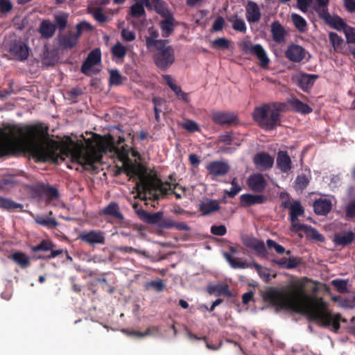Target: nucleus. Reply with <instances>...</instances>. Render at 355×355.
<instances>
[{
    "label": "nucleus",
    "mask_w": 355,
    "mask_h": 355,
    "mask_svg": "<svg viewBox=\"0 0 355 355\" xmlns=\"http://www.w3.org/2000/svg\"><path fill=\"white\" fill-rule=\"evenodd\" d=\"M230 44V41L225 37H218L211 42V46L217 49H227Z\"/></svg>",
    "instance_id": "51"
},
{
    "label": "nucleus",
    "mask_w": 355,
    "mask_h": 355,
    "mask_svg": "<svg viewBox=\"0 0 355 355\" xmlns=\"http://www.w3.org/2000/svg\"><path fill=\"white\" fill-rule=\"evenodd\" d=\"M55 245L49 239H43L37 245L31 246V252L35 253V257L40 260H49L61 254L62 250H54Z\"/></svg>",
    "instance_id": "8"
},
{
    "label": "nucleus",
    "mask_w": 355,
    "mask_h": 355,
    "mask_svg": "<svg viewBox=\"0 0 355 355\" xmlns=\"http://www.w3.org/2000/svg\"><path fill=\"white\" fill-rule=\"evenodd\" d=\"M155 3H157L156 12L164 18L159 22L162 35L164 37H168L174 31L175 19L173 13L168 10L165 1L155 0Z\"/></svg>",
    "instance_id": "6"
},
{
    "label": "nucleus",
    "mask_w": 355,
    "mask_h": 355,
    "mask_svg": "<svg viewBox=\"0 0 355 355\" xmlns=\"http://www.w3.org/2000/svg\"><path fill=\"white\" fill-rule=\"evenodd\" d=\"M327 24L337 31H344L347 26L343 19L338 15L332 16Z\"/></svg>",
    "instance_id": "46"
},
{
    "label": "nucleus",
    "mask_w": 355,
    "mask_h": 355,
    "mask_svg": "<svg viewBox=\"0 0 355 355\" xmlns=\"http://www.w3.org/2000/svg\"><path fill=\"white\" fill-rule=\"evenodd\" d=\"M291 19L294 26L300 32L303 33L306 31L307 23L302 16L296 13H293L291 15Z\"/></svg>",
    "instance_id": "45"
},
{
    "label": "nucleus",
    "mask_w": 355,
    "mask_h": 355,
    "mask_svg": "<svg viewBox=\"0 0 355 355\" xmlns=\"http://www.w3.org/2000/svg\"><path fill=\"white\" fill-rule=\"evenodd\" d=\"M313 209L316 214L320 216L327 215L331 209V202L327 199L316 200L313 202Z\"/></svg>",
    "instance_id": "31"
},
{
    "label": "nucleus",
    "mask_w": 355,
    "mask_h": 355,
    "mask_svg": "<svg viewBox=\"0 0 355 355\" xmlns=\"http://www.w3.org/2000/svg\"><path fill=\"white\" fill-rule=\"evenodd\" d=\"M0 208L7 211H12L16 209H23L22 204L17 203L10 198L0 196Z\"/></svg>",
    "instance_id": "37"
},
{
    "label": "nucleus",
    "mask_w": 355,
    "mask_h": 355,
    "mask_svg": "<svg viewBox=\"0 0 355 355\" xmlns=\"http://www.w3.org/2000/svg\"><path fill=\"white\" fill-rule=\"evenodd\" d=\"M223 257L226 259V261L229 263V264L230 265V266L232 268H234V269H237V268L244 269V268H252V262L248 263L245 261H242L241 259L234 257L227 252H224Z\"/></svg>",
    "instance_id": "34"
},
{
    "label": "nucleus",
    "mask_w": 355,
    "mask_h": 355,
    "mask_svg": "<svg viewBox=\"0 0 355 355\" xmlns=\"http://www.w3.org/2000/svg\"><path fill=\"white\" fill-rule=\"evenodd\" d=\"M79 36L71 31L58 36V44L61 49H71L77 44Z\"/></svg>",
    "instance_id": "18"
},
{
    "label": "nucleus",
    "mask_w": 355,
    "mask_h": 355,
    "mask_svg": "<svg viewBox=\"0 0 355 355\" xmlns=\"http://www.w3.org/2000/svg\"><path fill=\"white\" fill-rule=\"evenodd\" d=\"M304 209L299 201H295L290 206V221L298 220V217L302 216Z\"/></svg>",
    "instance_id": "38"
},
{
    "label": "nucleus",
    "mask_w": 355,
    "mask_h": 355,
    "mask_svg": "<svg viewBox=\"0 0 355 355\" xmlns=\"http://www.w3.org/2000/svg\"><path fill=\"white\" fill-rule=\"evenodd\" d=\"M148 35L146 36V46L149 51H153L155 48L160 46L164 43H168V40H159V31L154 27L151 26L148 28Z\"/></svg>",
    "instance_id": "17"
},
{
    "label": "nucleus",
    "mask_w": 355,
    "mask_h": 355,
    "mask_svg": "<svg viewBox=\"0 0 355 355\" xmlns=\"http://www.w3.org/2000/svg\"><path fill=\"white\" fill-rule=\"evenodd\" d=\"M263 299L278 310H292L322 327H331L334 332L340 329L341 321L347 322L340 313L332 314L322 297L308 294L302 282L282 288L270 287L263 293Z\"/></svg>",
    "instance_id": "1"
},
{
    "label": "nucleus",
    "mask_w": 355,
    "mask_h": 355,
    "mask_svg": "<svg viewBox=\"0 0 355 355\" xmlns=\"http://www.w3.org/2000/svg\"><path fill=\"white\" fill-rule=\"evenodd\" d=\"M37 224L47 227L48 229H53L58 225V222L55 218H44L40 216H37L35 218Z\"/></svg>",
    "instance_id": "42"
},
{
    "label": "nucleus",
    "mask_w": 355,
    "mask_h": 355,
    "mask_svg": "<svg viewBox=\"0 0 355 355\" xmlns=\"http://www.w3.org/2000/svg\"><path fill=\"white\" fill-rule=\"evenodd\" d=\"M220 206L216 200H207L199 205V211L202 216H208L219 211Z\"/></svg>",
    "instance_id": "29"
},
{
    "label": "nucleus",
    "mask_w": 355,
    "mask_h": 355,
    "mask_svg": "<svg viewBox=\"0 0 355 355\" xmlns=\"http://www.w3.org/2000/svg\"><path fill=\"white\" fill-rule=\"evenodd\" d=\"M206 169L212 177H221L225 175L230 170L229 164L224 161H211L207 166Z\"/></svg>",
    "instance_id": "13"
},
{
    "label": "nucleus",
    "mask_w": 355,
    "mask_h": 355,
    "mask_svg": "<svg viewBox=\"0 0 355 355\" xmlns=\"http://www.w3.org/2000/svg\"><path fill=\"white\" fill-rule=\"evenodd\" d=\"M247 184L252 191L261 193L267 186V181L261 173H253L248 178Z\"/></svg>",
    "instance_id": "15"
},
{
    "label": "nucleus",
    "mask_w": 355,
    "mask_h": 355,
    "mask_svg": "<svg viewBox=\"0 0 355 355\" xmlns=\"http://www.w3.org/2000/svg\"><path fill=\"white\" fill-rule=\"evenodd\" d=\"M175 221L171 218H161L159 227L162 229H170L174 227Z\"/></svg>",
    "instance_id": "63"
},
{
    "label": "nucleus",
    "mask_w": 355,
    "mask_h": 355,
    "mask_svg": "<svg viewBox=\"0 0 355 355\" xmlns=\"http://www.w3.org/2000/svg\"><path fill=\"white\" fill-rule=\"evenodd\" d=\"M55 26L60 31H63L67 26L68 15L62 14L55 16Z\"/></svg>",
    "instance_id": "50"
},
{
    "label": "nucleus",
    "mask_w": 355,
    "mask_h": 355,
    "mask_svg": "<svg viewBox=\"0 0 355 355\" xmlns=\"http://www.w3.org/2000/svg\"><path fill=\"white\" fill-rule=\"evenodd\" d=\"M48 132V126L42 123L24 126L9 125L6 130L0 129V157L19 150L40 162H57L60 146L47 137Z\"/></svg>",
    "instance_id": "2"
},
{
    "label": "nucleus",
    "mask_w": 355,
    "mask_h": 355,
    "mask_svg": "<svg viewBox=\"0 0 355 355\" xmlns=\"http://www.w3.org/2000/svg\"><path fill=\"white\" fill-rule=\"evenodd\" d=\"M100 214L111 216L119 220L123 219V214L120 212L119 205L115 202H111L100 211Z\"/></svg>",
    "instance_id": "35"
},
{
    "label": "nucleus",
    "mask_w": 355,
    "mask_h": 355,
    "mask_svg": "<svg viewBox=\"0 0 355 355\" xmlns=\"http://www.w3.org/2000/svg\"><path fill=\"white\" fill-rule=\"evenodd\" d=\"M309 225L299 223L297 220H294L291 222L290 230L293 232L297 234L300 237H302V235L300 234L301 232H303L306 234V230Z\"/></svg>",
    "instance_id": "49"
},
{
    "label": "nucleus",
    "mask_w": 355,
    "mask_h": 355,
    "mask_svg": "<svg viewBox=\"0 0 355 355\" xmlns=\"http://www.w3.org/2000/svg\"><path fill=\"white\" fill-rule=\"evenodd\" d=\"M253 162L258 169L260 171H266L272 167L274 158L267 153L261 152L254 156Z\"/></svg>",
    "instance_id": "16"
},
{
    "label": "nucleus",
    "mask_w": 355,
    "mask_h": 355,
    "mask_svg": "<svg viewBox=\"0 0 355 355\" xmlns=\"http://www.w3.org/2000/svg\"><path fill=\"white\" fill-rule=\"evenodd\" d=\"M187 188L178 183L173 184L162 182L160 179L149 180L142 184V191H139L138 196L143 200L158 201L166 195L172 193L178 200L185 196Z\"/></svg>",
    "instance_id": "3"
},
{
    "label": "nucleus",
    "mask_w": 355,
    "mask_h": 355,
    "mask_svg": "<svg viewBox=\"0 0 355 355\" xmlns=\"http://www.w3.org/2000/svg\"><path fill=\"white\" fill-rule=\"evenodd\" d=\"M112 58L123 60L127 54V49L121 42H117L111 48Z\"/></svg>",
    "instance_id": "40"
},
{
    "label": "nucleus",
    "mask_w": 355,
    "mask_h": 355,
    "mask_svg": "<svg viewBox=\"0 0 355 355\" xmlns=\"http://www.w3.org/2000/svg\"><path fill=\"white\" fill-rule=\"evenodd\" d=\"M101 54L98 49L92 50L81 66V71L87 74L91 68L101 62Z\"/></svg>",
    "instance_id": "23"
},
{
    "label": "nucleus",
    "mask_w": 355,
    "mask_h": 355,
    "mask_svg": "<svg viewBox=\"0 0 355 355\" xmlns=\"http://www.w3.org/2000/svg\"><path fill=\"white\" fill-rule=\"evenodd\" d=\"M309 179L305 175H298L295 180V187L299 190H304L309 184Z\"/></svg>",
    "instance_id": "53"
},
{
    "label": "nucleus",
    "mask_w": 355,
    "mask_h": 355,
    "mask_svg": "<svg viewBox=\"0 0 355 355\" xmlns=\"http://www.w3.org/2000/svg\"><path fill=\"white\" fill-rule=\"evenodd\" d=\"M319 78L316 74H309L301 72L297 76V85L304 92H308L313 85L315 81Z\"/></svg>",
    "instance_id": "21"
},
{
    "label": "nucleus",
    "mask_w": 355,
    "mask_h": 355,
    "mask_svg": "<svg viewBox=\"0 0 355 355\" xmlns=\"http://www.w3.org/2000/svg\"><path fill=\"white\" fill-rule=\"evenodd\" d=\"M56 26L49 19L43 20L39 27V33L42 37L49 39L52 37L55 32Z\"/></svg>",
    "instance_id": "30"
},
{
    "label": "nucleus",
    "mask_w": 355,
    "mask_h": 355,
    "mask_svg": "<svg viewBox=\"0 0 355 355\" xmlns=\"http://www.w3.org/2000/svg\"><path fill=\"white\" fill-rule=\"evenodd\" d=\"M346 216L349 218H355V199L350 200L345 207Z\"/></svg>",
    "instance_id": "59"
},
{
    "label": "nucleus",
    "mask_w": 355,
    "mask_h": 355,
    "mask_svg": "<svg viewBox=\"0 0 355 355\" xmlns=\"http://www.w3.org/2000/svg\"><path fill=\"white\" fill-rule=\"evenodd\" d=\"M13 8V5L10 0H0V14L6 16Z\"/></svg>",
    "instance_id": "54"
},
{
    "label": "nucleus",
    "mask_w": 355,
    "mask_h": 355,
    "mask_svg": "<svg viewBox=\"0 0 355 355\" xmlns=\"http://www.w3.org/2000/svg\"><path fill=\"white\" fill-rule=\"evenodd\" d=\"M244 245L249 248L254 250L257 254L266 256L268 254L264 243L256 238H248L243 241Z\"/></svg>",
    "instance_id": "28"
},
{
    "label": "nucleus",
    "mask_w": 355,
    "mask_h": 355,
    "mask_svg": "<svg viewBox=\"0 0 355 355\" xmlns=\"http://www.w3.org/2000/svg\"><path fill=\"white\" fill-rule=\"evenodd\" d=\"M266 244L268 248H274L277 254H282L286 252L285 248L282 245L277 243L272 239H268L266 241Z\"/></svg>",
    "instance_id": "57"
},
{
    "label": "nucleus",
    "mask_w": 355,
    "mask_h": 355,
    "mask_svg": "<svg viewBox=\"0 0 355 355\" xmlns=\"http://www.w3.org/2000/svg\"><path fill=\"white\" fill-rule=\"evenodd\" d=\"M271 34L272 40L277 44H282L285 42L286 31L279 21H275L271 24Z\"/></svg>",
    "instance_id": "26"
},
{
    "label": "nucleus",
    "mask_w": 355,
    "mask_h": 355,
    "mask_svg": "<svg viewBox=\"0 0 355 355\" xmlns=\"http://www.w3.org/2000/svg\"><path fill=\"white\" fill-rule=\"evenodd\" d=\"M11 259L21 268H26L30 266L28 257L22 252H16L12 254Z\"/></svg>",
    "instance_id": "39"
},
{
    "label": "nucleus",
    "mask_w": 355,
    "mask_h": 355,
    "mask_svg": "<svg viewBox=\"0 0 355 355\" xmlns=\"http://www.w3.org/2000/svg\"><path fill=\"white\" fill-rule=\"evenodd\" d=\"M293 110L302 114H307L312 112L313 109L306 103H304L297 98H293L288 101Z\"/></svg>",
    "instance_id": "36"
},
{
    "label": "nucleus",
    "mask_w": 355,
    "mask_h": 355,
    "mask_svg": "<svg viewBox=\"0 0 355 355\" xmlns=\"http://www.w3.org/2000/svg\"><path fill=\"white\" fill-rule=\"evenodd\" d=\"M182 127L183 128L191 132H195L200 130L198 124L192 120L186 121L182 124Z\"/></svg>",
    "instance_id": "58"
},
{
    "label": "nucleus",
    "mask_w": 355,
    "mask_h": 355,
    "mask_svg": "<svg viewBox=\"0 0 355 355\" xmlns=\"http://www.w3.org/2000/svg\"><path fill=\"white\" fill-rule=\"evenodd\" d=\"M248 51L250 54L255 55L260 61V66L262 68H266L268 66L270 60L266 54L265 49L261 44H257L251 45L248 48Z\"/></svg>",
    "instance_id": "25"
},
{
    "label": "nucleus",
    "mask_w": 355,
    "mask_h": 355,
    "mask_svg": "<svg viewBox=\"0 0 355 355\" xmlns=\"http://www.w3.org/2000/svg\"><path fill=\"white\" fill-rule=\"evenodd\" d=\"M211 233L216 236H224L227 233V228L225 225H212L211 227Z\"/></svg>",
    "instance_id": "61"
},
{
    "label": "nucleus",
    "mask_w": 355,
    "mask_h": 355,
    "mask_svg": "<svg viewBox=\"0 0 355 355\" xmlns=\"http://www.w3.org/2000/svg\"><path fill=\"white\" fill-rule=\"evenodd\" d=\"M135 211L139 218L143 222L152 225H157L159 227L161 218L163 216L162 211H157L156 213L151 214L142 209H138Z\"/></svg>",
    "instance_id": "24"
},
{
    "label": "nucleus",
    "mask_w": 355,
    "mask_h": 355,
    "mask_svg": "<svg viewBox=\"0 0 355 355\" xmlns=\"http://www.w3.org/2000/svg\"><path fill=\"white\" fill-rule=\"evenodd\" d=\"M329 41L336 51H340L343 49L344 40L342 37L339 36L337 33H329Z\"/></svg>",
    "instance_id": "47"
},
{
    "label": "nucleus",
    "mask_w": 355,
    "mask_h": 355,
    "mask_svg": "<svg viewBox=\"0 0 355 355\" xmlns=\"http://www.w3.org/2000/svg\"><path fill=\"white\" fill-rule=\"evenodd\" d=\"M245 16L249 23H257L261 19V10L258 4L254 1H249L245 6Z\"/></svg>",
    "instance_id": "22"
},
{
    "label": "nucleus",
    "mask_w": 355,
    "mask_h": 355,
    "mask_svg": "<svg viewBox=\"0 0 355 355\" xmlns=\"http://www.w3.org/2000/svg\"><path fill=\"white\" fill-rule=\"evenodd\" d=\"M153 60L156 67L162 71H166L175 62V51L172 46L164 43L154 49Z\"/></svg>",
    "instance_id": "7"
},
{
    "label": "nucleus",
    "mask_w": 355,
    "mask_h": 355,
    "mask_svg": "<svg viewBox=\"0 0 355 355\" xmlns=\"http://www.w3.org/2000/svg\"><path fill=\"white\" fill-rule=\"evenodd\" d=\"M267 200L268 198L262 194L245 193L240 196L241 205L244 207L263 204Z\"/></svg>",
    "instance_id": "20"
},
{
    "label": "nucleus",
    "mask_w": 355,
    "mask_h": 355,
    "mask_svg": "<svg viewBox=\"0 0 355 355\" xmlns=\"http://www.w3.org/2000/svg\"><path fill=\"white\" fill-rule=\"evenodd\" d=\"M9 51L15 59L20 61L26 60L29 55L28 46L25 42L19 40H15L10 42Z\"/></svg>",
    "instance_id": "10"
},
{
    "label": "nucleus",
    "mask_w": 355,
    "mask_h": 355,
    "mask_svg": "<svg viewBox=\"0 0 355 355\" xmlns=\"http://www.w3.org/2000/svg\"><path fill=\"white\" fill-rule=\"evenodd\" d=\"M276 166L282 173H288L293 167L291 159L287 151L279 150L277 154Z\"/></svg>",
    "instance_id": "19"
},
{
    "label": "nucleus",
    "mask_w": 355,
    "mask_h": 355,
    "mask_svg": "<svg viewBox=\"0 0 355 355\" xmlns=\"http://www.w3.org/2000/svg\"><path fill=\"white\" fill-rule=\"evenodd\" d=\"M144 6L148 9L154 10L156 12L157 3H155V0H139L130 7L126 19L128 21L130 17L134 19L143 17L145 19L146 10Z\"/></svg>",
    "instance_id": "9"
},
{
    "label": "nucleus",
    "mask_w": 355,
    "mask_h": 355,
    "mask_svg": "<svg viewBox=\"0 0 355 355\" xmlns=\"http://www.w3.org/2000/svg\"><path fill=\"white\" fill-rule=\"evenodd\" d=\"M207 292L210 295H215L216 296H220L224 295L228 297H231L232 296V292L229 289V286L227 284H215V285H209L207 288Z\"/></svg>",
    "instance_id": "33"
},
{
    "label": "nucleus",
    "mask_w": 355,
    "mask_h": 355,
    "mask_svg": "<svg viewBox=\"0 0 355 355\" xmlns=\"http://www.w3.org/2000/svg\"><path fill=\"white\" fill-rule=\"evenodd\" d=\"M343 32L345 35L347 42L351 43V44H354L355 43V28L347 25L346 26V28H345V30L343 31Z\"/></svg>",
    "instance_id": "56"
},
{
    "label": "nucleus",
    "mask_w": 355,
    "mask_h": 355,
    "mask_svg": "<svg viewBox=\"0 0 355 355\" xmlns=\"http://www.w3.org/2000/svg\"><path fill=\"white\" fill-rule=\"evenodd\" d=\"M332 285L340 293H346L347 290V281L345 279H334L332 281Z\"/></svg>",
    "instance_id": "52"
},
{
    "label": "nucleus",
    "mask_w": 355,
    "mask_h": 355,
    "mask_svg": "<svg viewBox=\"0 0 355 355\" xmlns=\"http://www.w3.org/2000/svg\"><path fill=\"white\" fill-rule=\"evenodd\" d=\"M306 54L308 52L304 47L294 44H290L285 51V57L295 63L301 62L306 58Z\"/></svg>",
    "instance_id": "11"
},
{
    "label": "nucleus",
    "mask_w": 355,
    "mask_h": 355,
    "mask_svg": "<svg viewBox=\"0 0 355 355\" xmlns=\"http://www.w3.org/2000/svg\"><path fill=\"white\" fill-rule=\"evenodd\" d=\"M121 35L122 39L125 42H132L136 38L135 32L125 28L121 30Z\"/></svg>",
    "instance_id": "60"
},
{
    "label": "nucleus",
    "mask_w": 355,
    "mask_h": 355,
    "mask_svg": "<svg viewBox=\"0 0 355 355\" xmlns=\"http://www.w3.org/2000/svg\"><path fill=\"white\" fill-rule=\"evenodd\" d=\"M103 158L102 151L96 149L79 151L71 157L72 161L80 164L86 171H96V164L101 163Z\"/></svg>",
    "instance_id": "5"
},
{
    "label": "nucleus",
    "mask_w": 355,
    "mask_h": 355,
    "mask_svg": "<svg viewBox=\"0 0 355 355\" xmlns=\"http://www.w3.org/2000/svg\"><path fill=\"white\" fill-rule=\"evenodd\" d=\"M252 268H255L259 276L266 280L269 279L270 273L267 268H263L261 265L255 261L252 262Z\"/></svg>",
    "instance_id": "55"
},
{
    "label": "nucleus",
    "mask_w": 355,
    "mask_h": 355,
    "mask_svg": "<svg viewBox=\"0 0 355 355\" xmlns=\"http://www.w3.org/2000/svg\"><path fill=\"white\" fill-rule=\"evenodd\" d=\"M280 104L266 103L261 106L256 107L252 113L253 119L259 127L266 130H273L281 124L280 112L282 108Z\"/></svg>",
    "instance_id": "4"
},
{
    "label": "nucleus",
    "mask_w": 355,
    "mask_h": 355,
    "mask_svg": "<svg viewBox=\"0 0 355 355\" xmlns=\"http://www.w3.org/2000/svg\"><path fill=\"white\" fill-rule=\"evenodd\" d=\"M79 239L90 245L96 244H105V239L104 233L99 230L85 231L80 234Z\"/></svg>",
    "instance_id": "12"
},
{
    "label": "nucleus",
    "mask_w": 355,
    "mask_h": 355,
    "mask_svg": "<svg viewBox=\"0 0 355 355\" xmlns=\"http://www.w3.org/2000/svg\"><path fill=\"white\" fill-rule=\"evenodd\" d=\"M76 33L80 37L84 31H92V26L87 21H82L76 25Z\"/></svg>",
    "instance_id": "62"
},
{
    "label": "nucleus",
    "mask_w": 355,
    "mask_h": 355,
    "mask_svg": "<svg viewBox=\"0 0 355 355\" xmlns=\"http://www.w3.org/2000/svg\"><path fill=\"white\" fill-rule=\"evenodd\" d=\"M164 283L162 280H155V281H151L150 282L146 284V288H153L157 292H161L164 289Z\"/></svg>",
    "instance_id": "64"
},
{
    "label": "nucleus",
    "mask_w": 355,
    "mask_h": 355,
    "mask_svg": "<svg viewBox=\"0 0 355 355\" xmlns=\"http://www.w3.org/2000/svg\"><path fill=\"white\" fill-rule=\"evenodd\" d=\"M212 121L220 125H231L238 122L237 116L234 112H214L211 114Z\"/></svg>",
    "instance_id": "14"
},
{
    "label": "nucleus",
    "mask_w": 355,
    "mask_h": 355,
    "mask_svg": "<svg viewBox=\"0 0 355 355\" xmlns=\"http://www.w3.org/2000/svg\"><path fill=\"white\" fill-rule=\"evenodd\" d=\"M228 21L232 23V28L236 31L245 33L247 28L243 19L238 18L237 15H234L228 18Z\"/></svg>",
    "instance_id": "44"
},
{
    "label": "nucleus",
    "mask_w": 355,
    "mask_h": 355,
    "mask_svg": "<svg viewBox=\"0 0 355 355\" xmlns=\"http://www.w3.org/2000/svg\"><path fill=\"white\" fill-rule=\"evenodd\" d=\"M89 13L92 15L96 21L99 23H105L108 21V17L103 13V8L100 6L89 8Z\"/></svg>",
    "instance_id": "43"
},
{
    "label": "nucleus",
    "mask_w": 355,
    "mask_h": 355,
    "mask_svg": "<svg viewBox=\"0 0 355 355\" xmlns=\"http://www.w3.org/2000/svg\"><path fill=\"white\" fill-rule=\"evenodd\" d=\"M305 234L306 237L311 240L319 242L324 241V236L322 234H320L318 230L310 225L309 226Z\"/></svg>",
    "instance_id": "48"
},
{
    "label": "nucleus",
    "mask_w": 355,
    "mask_h": 355,
    "mask_svg": "<svg viewBox=\"0 0 355 355\" xmlns=\"http://www.w3.org/2000/svg\"><path fill=\"white\" fill-rule=\"evenodd\" d=\"M355 240V233L352 231H345L342 233L336 234L333 241L337 246H347Z\"/></svg>",
    "instance_id": "27"
},
{
    "label": "nucleus",
    "mask_w": 355,
    "mask_h": 355,
    "mask_svg": "<svg viewBox=\"0 0 355 355\" xmlns=\"http://www.w3.org/2000/svg\"><path fill=\"white\" fill-rule=\"evenodd\" d=\"M109 85L112 86H119L123 84V81L126 80V78L123 76L119 71L118 69H111L109 71Z\"/></svg>",
    "instance_id": "41"
},
{
    "label": "nucleus",
    "mask_w": 355,
    "mask_h": 355,
    "mask_svg": "<svg viewBox=\"0 0 355 355\" xmlns=\"http://www.w3.org/2000/svg\"><path fill=\"white\" fill-rule=\"evenodd\" d=\"M17 184L16 176L11 174H4L0 178V191L7 192L14 188Z\"/></svg>",
    "instance_id": "32"
}]
</instances>
